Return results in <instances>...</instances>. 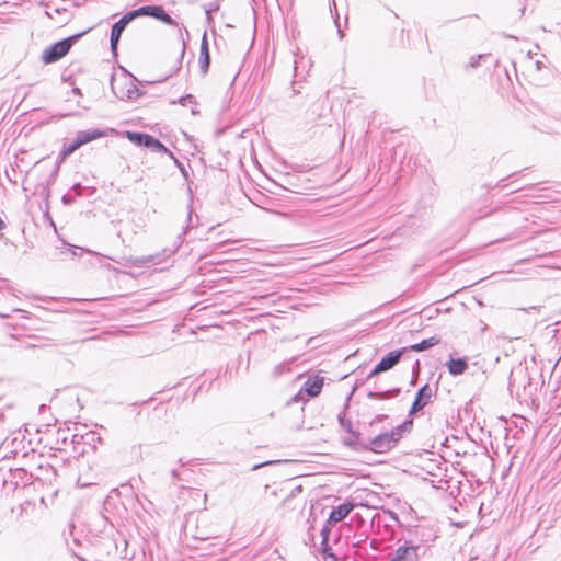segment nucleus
<instances>
[{
	"mask_svg": "<svg viewBox=\"0 0 561 561\" xmlns=\"http://www.w3.org/2000/svg\"><path fill=\"white\" fill-rule=\"evenodd\" d=\"M272 463H274V461H265V462H262V463H257V465H254L252 467V470H257V469H260V468H262L264 466L272 465Z\"/></svg>",
	"mask_w": 561,
	"mask_h": 561,
	"instance_id": "nucleus-29",
	"label": "nucleus"
},
{
	"mask_svg": "<svg viewBox=\"0 0 561 561\" xmlns=\"http://www.w3.org/2000/svg\"><path fill=\"white\" fill-rule=\"evenodd\" d=\"M411 425L412 421H407L389 432L381 433L369 439V442L365 445V448L374 453H387L398 444V442L402 438L403 433L408 430V426Z\"/></svg>",
	"mask_w": 561,
	"mask_h": 561,
	"instance_id": "nucleus-1",
	"label": "nucleus"
},
{
	"mask_svg": "<svg viewBox=\"0 0 561 561\" xmlns=\"http://www.w3.org/2000/svg\"><path fill=\"white\" fill-rule=\"evenodd\" d=\"M150 9H151V5H144V7H140L138 9H135V10L128 12L127 14L131 19V21H134L136 18H139V16H149Z\"/></svg>",
	"mask_w": 561,
	"mask_h": 561,
	"instance_id": "nucleus-17",
	"label": "nucleus"
},
{
	"mask_svg": "<svg viewBox=\"0 0 561 561\" xmlns=\"http://www.w3.org/2000/svg\"><path fill=\"white\" fill-rule=\"evenodd\" d=\"M339 422L343 430H345L350 435H352L355 439H358V433L354 432L352 430V422L351 420L345 419L342 415H339Z\"/></svg>",
	"mask_w": 561,
	"mask_h": 561,
	"instance_id": "nucleus-18",
	"label": "nucleus"
},
{
	"mask_svg": "<svg viewBox=\"0 0 561 561\" xmlns=\"http://www.w3.org/2000/svg\"><path fill=\"white\" fill-rule=\"evenodd\" d=\"M337 33H339V35H340V38H343V37H344V33H343L340 28L337 30Z\"/></svg>",
	"mask_w": 561,
	"mask_h": 561,
	"instance_id": "nucleus-36",
	"label": "nucleus"
},
{
	"mask_svg": "<svg viewBox=\"0 0 561 561\" xmlns=\"http://www.w3.org/2000/svg\"><path fill=\"white\" fill-rule=\"evenodd\" d=\"M439 341H440L439 337L432 336L430 339H425V340L421 341L420 343L412 344L407 348L412 352H423L425 350H428V348L437 345L439 343Z\"/></svg>",
	"mask_w": 561,
	"mask_h": 561,
	"instance_id": "nucleus-15",
	"label": "nucleus"
},
{
	"mask_svg": "<svg viewBox=\"0 0 561 561\" xmlns=\"http://www.w3.org/2000/svg\"><path fill=\"white\" fill-rule=\"evenodd\" d=\"M322 552L324 554V559H332V561H336V556L332 552L331 548L327 543V546H322Z\"/></svg>",
	"mask_w": 561,
	"mask_h": 561,
	"instance_id": "nucleus-23",
	"label": "nucleus"
},
{
	"mask_svg": "<svg viewBox=\"0 0 561 561\" xmlns=\"http://www.w3.org/2000/svg\"><path fill=\"white\" fill-rule=\"evenodd\" d=\"M324 378L319 376L308 377L304 383V390L309 397H317L323 387Z\"/></svg>",
	"mask_w": 561,
	"mask_h": 561,
	"instance_id": "nucleus-11",
	"label": "nucleus"
},
{
	"mask_svg": "<svg viewBox=\"0 0 561 561\" xmlns=\"http://www.w3.org/2000/svg\"><path fill=\"white\" fill-rule=\"evenodd\" d=\"M330 528L328 526H324L321 530V536H322V542L321 545L322 546H327V542L329 541V535H330Z\"/></svg>",
	"mask_w": 561,
	"mask_h": 561,
	"instance_id": "nucleus-24",
	"label": "nucleus"
},
{
	"mask_svg": "<svg viewBox=\"0 0 561 561\" xmlns=\"http://www.w3.org/2000/svg\"><path fill=\"white\" fill-rule=\"evenodd\" d=\"M168 156L170 157V159H172L174 161V164L179 168V171H181L184 179L187 180L188 172H187L186 168L183 165V163L173 154V152L170 151Z\"/></svg>",
	"mask_w": 561,
	"mask_h": 561,
	"instance_id": "nucleus-20",
	"label": "nucleus"
},
{
	"mask_svg": "<svg viewBox=\"0 0 561 561\" xmlns=\"http://www.w3.org/2000/svg\"><path fill=\"white\" fill-rule=\"evenodd\" d=\"M482 57H483L482 55L472 56L470 59V66L472 68L478 67Z\"/></svg>",
	"mask_w": 561,
	"mask_h": 561,
	"instance_id": "nucleus-25",
	"label": "nucleus"
},
{
	"mask_svg": "<svg viewBox=\"0 0 561 561\" xmlns=\"http://www.w3.org/2000/svg\"><path fill=\"white\" fill-rule=\"evenodd\" d=\"M399 392H400V389L394 388V389L385 390V391H370V392H368L367 396L370 399L386 400V399H390V398L399 394Z\"/></svg>",
	"mask_w": 561,
	"mask_h": 561,
	"instance_id": "nucleus-16",
	"label": "nucleus"
},
{
	"mask_svg": "<svg viewBox=\"0 0 561 561\" xmlns=\"http://www.w3.org/2000/svg\"><path fill=\"white\" fill-rule=\"evenodd\" d=\"M9 432V426L5 421V416L2 412H0V440L4 437V435Z\"/></svg>",
	"mask_w": 561,
	"mask_h": 561,
	"instance_id": "nucleus-21",
	"label": "nucleus"
},
{
	"mask_svg": "<svg viewBox=\"0 0 561 561\" xmlns=\"http://www.w3.org/2000/svg\"><path fill=\"white\" fill-rule=\"evenodd\" d=\"M193 95L191 94H187V95H184L182 98L179 99V103L182 104L183 106H185L187 104V102H192L193 101Z\"/></svg>",
	"mask_w": 561,
	"mask_h": 561,
	"instance_id": "nucleus-26",
	"label": "nucleus"
},
{
	"mask_svg": "<svg viewBox=\"0 0 561 561\" xmlns=\"http://www.w3.org/2000/svg\"><path fill=\"white\" fill-rule=\"evenodd\" d=\"M72 201H73V197H70L68 195H64V197H62V202L65 204H70V203H72Z\"/></svg>",
	"mask_w": 561,
	"mask_h": 561,
	"instance_id": "nucleus-32",
	"label": "nucleus"
},
{
	"mask_svg": "<svg viewBox=\"0 0 561 561\" xmlns=\"http://www.w3.org/2000/svg\"><path fill=\"white\" fill-rule=\"evenodd\" d=\"M72 188L76 192V195L82 194L83 186L80 183L75 184Z\"/></svg>",
	"mask_w": 561,
	"mask_h": 561,
	"instance_id": "nucleus-28",
	"label": "nucleus"
},
{
	"mask_svg": "<svg viewBox=\"0 0 561 561\" xmlns=\"http://www.w3.org/2000/svg\"><path fill=\"white\" fill-rule=\"evenodd\" d=\"M7 225L5 222L0 218V232L5 229Z\"/></svg>",
	"mask_w": 561,
	"mask_h": 561,
	"instance_id": "nucleus-33",
	"label": "nucleus"
},
{
	"mask_svg": "<svg viewBox=\"0 0 561 561\" xmlns=\"http://www.w3.org/2000/svg\"><path fill=\"white\" fill-rule=\"evenodd\" d=\"M82 36V34H76L65 39H61L43 51L42 59L45 64H53L61 59L68 54L71 46Z\"/></svg>",
	"mask_w": 561,
	"mask_h": 561,
	"instance_id": "nucleus-2",
	"label": "nucleus"
},
{
	"mask_svg": "<svg viewBox=\"0 0 561 561\" xmlns=\"http://www.w3.org/2000/svg\"><path fill=\"white\" fill-rule=\"evenodd\" d=\"M131 22V19L126 13L123 15L116 23L113 24L111 30V37H110V44L112 51H116L119 38L124 32V30L127 27V25Z\"/></svg>",
	"mask_w": 561,
	"mask_h": 561,
	"instance_id": "nucleus-7",
	"label": "nucleus"
},
{
	"mask_svg": "<svg viewBox=\"0 0 561 561\" xmlns=\"http://www.w3.org/2000/svg\"><path fill=\"white\" fill-rule=\"evenodd\" d=\"M435 392L436 390H433L427 383L421 387L416 392L409 413L414 414L421 411L431 401Z\"/></svg>",
	"mask_w": 561,
	"mask_h": 561,
	"instance_id": "nucleus-6",
	"label": "nucleus"
},
{
	"mask_svg": "<svg viewBox=\"0 0 561 561\" xmlns=\"http://www.w3.org/2000/svg\"><path fill=\"white\" fill-rule=\"evenodd\" d=\"M448 371L453 376H458L463 374L468 368V363L466 358H450L447 363Z\"/></svg>",
	"mask_w": 561,
	"mask_h": 561,
	"instance_id": "nucleus-14",
	"label": "nucleus"
},
{
	"mask_svg": "<svg viewBox=\"0 0 561 561\" xmlns=\"http://www.w3.org/2000/svg\"><path fill=\"white\" fill-rule=\"evenodd\" d=\"M419 546L405 541L404 546H400L391 561H416Z\"/></svg>",
	"mask_w": 561,
	"mask_h": 561,
	"instance_id": "nucleus-8",
	"label": "nucleus"
},
{
	"mask_svg": "<svg viewBox=\"0 0 561 561\" xmlns=\"http://www.w3.org/2000/svg\"><path fill=\"white\" fill-rule=\"evenodd\" d=\"M325 561H332V559H325Z\"/></svg>",
	"mask_w": 561,
	"mask_h": 561,
	"instance_id": "nucleus-41",
	"label": "nucleus"
},
{
	"mask_svg": "<svg viewBox=\"0 0 561 561\" xmlns=\"http://www.w3.org/2000/svg\"><path fill=\"white\" fill-rule=\"evenodd\" d=\"M153 262H154V259H153L152 255L142 256V257L137 260V263H139V264H147V263H153Z\"/></svg>",
	"mask_w": 561,
	"mask_h": 561,
	"instance_id": "nucleus-27",
	"label": "nucleus"
},
{
	"mask_svg": "<svg viewBox=\"0 0 561 561\" xmlns=\"http://www.w3.org/2000/svg\"><path fill=\"white\" fill-rule=\"evenodd\" d=\"M217 10H218V5L217 4H215L214 7H210V9H207L206 10L207 18L210 19L211 12L213 11H217Z\"/></svg>",
	"mask_w": 561,
	"mask_h": 561,
	"instance_id": "nucleus-30",
	"label": "nucleus"
},
{
	"mask_svg": "<svg viewBox=\"0 0 561 561\" xmlns=\"http://www.w3.org/2000/svg\"><path fill=\"white\" fill-rule=\"evenodd\" d=\"M87 32H90V28H87V31L82 32L81 34H85Z\"/></svg>",
	"mask_w": 561,
	"mask_h": 561,
	"instance_id": "nucleus-39",
	"label": "nucleus"
},
{
	"mask_svg": "<svg viewBox=\"0 0 561 561\" xmlns=\"http://www.w3.org/2000/svg\"><path fill=\"white\" fill-rule=\"evenodd\" d=\"M149 16L154 18L167 25L178 26L176 21L171 18L161 5H151Z\"/></svg>",
	"mask_w": 561,
	"mask_h": 561,
	"instance_id": "nucleus-12",
	"label": "nucleus"
},
{
	"mask_svg": "<svg viewBox=\"0 0 561 561\" xmlns=\"http://www.w3.org/2000/svg\"><path fill=\"white\" fill-rule=\"evenodd\" d=\"M542 65H543V64H542L541 61H539V60H538V61H536V68H537V70H540V69H541V67H542Z\"/></svg>",
	"mask_w": 561,
	"mask_h": 561,
	"instance_id": "nucleus-34",
	"label": "nucleus"
},
{
	"mask_svg": "<svg viewBox=\"0 0 561 561\" xmlns=\"http://www.w3.org/2000/svg\"><path fill=\"white\" fill-rule=\"evenodd\" d=\"M383 419H387V415H378L376 416L373 422L370 423V425H374L375 423L377 422H381Z\"/></svg>",
	"mask_w": 561,
	"mask_h": 561,
	"instance_id": "nucleus-31",
	"label": "nucleus"
},
{
	"mask_svg": "<svg viewBox=\"0 0 561 561\" xmlns=\"http://www.w3.org/2000/svg\"><path fill=\"white\" fill-rule=\"evenodd\" d=\"M346 445L357 449L359 447L362 448H365V445L366 444H363L359 442V438L358 439H355L352 435L350 436V438L345 442Z\"/></svg>",
	"mask_w": 561,
	"mask_h": 561,
	"instance_id": "nucleus-22",
	"label": "nucleus"
},
{
	"mask_svg": "<svg viewBox=\"0 0 561 561\" xmlns=\"http://www.w3.org/2000/svg\"><path fill=\"white\" fill-rule=\"evenodd\" d=\"M171 473H172V477H173V478H178V471H176V470H172V472H171Z\"/></svg>",
	"mask_w": 561,
	"mask_h": 561,
	"instance_id": "nucleus-37",
	"label": "nucleus"
},
{
	"mask_svg": "<svg viewBox=\"0 0 561 561\" xmlns=\"http://www.w3.org/2000/svg\"><path fill=\"white\" fill-rule=\"evenodd\" d=\"M210 65L209 47L206 34H204L199 47V69L203 75H206Z\"/></svg>",
	"mask_w": 561,
	"mask_h": 561,
	"instance_id": "nucleus-10",
	"label": "nucleus"
},
{
	"mask_svg": "<svg viewBox=\"0 0 561 561\" xmlns=\"http://www.w3.org/2000/svg\"><path fill=\"white\" fill-rule=\"evenodd\" d=\"M135 78L127 79L125 88H118L116 83L112 82L113 93L121 100H136L141 95L139 88L134 82Z\"/></svg>",
	"mask_w": 561,
	"mask_h": 561,
	"instance_id": "nucleus-5",
	"label": "nucleus"
},
{
	"mask_svg": "<svg viewBox=\"0 0 561 561\" xmlns=\"http://www.w3.org/2000/svg\"><path fill=\"white\" fill-rule=\"evenodd\" d=\"M73 92H75V93H80V90H79L78 88H75V89H73Z\"/></svg>",
	"mask_w": 561,
	"mask_h": 561,
	"instance_id": "nucleus-38",
	"label": "nucleus"
},
{
	"mask_svg": "<svg viewBox=\"0 0 561 561\" xmlns=\"http://www.w3.org/2000/svg\"><path fill=\"white\" fill-rule=\"evenodd\" d=\"M353 508L354 504L351 502L340 504L331 511L327 523L332 525L343 520L353 511Z\"/></svg>",
	"mask_w": 561,
	"mask_h": 561,
	"instance_id": "nucleus-9",
	"label": "nucleus"
},
{
	"mask_svg": "<svg viewBox=\"0 0 561 561\" xmlns=\"http://www.w3.org/2000/svg\"><path fill=\"white\" fill-rule=\"evenodd\" d=\"M105 135V131H102L100 129H88L78 131L76 137L80 141L81 146H83L92 140L102 138Z\"/></svg>",
	"mask_w": 561,
	"mask_h": 561,
	"instance_id": "nucleus-13",
	"label": "nucleus"
},
{
	"mask_svg": "<svg viewBox=\"0 0 561 561\" xmlns=\"http://www.w3.org/2000/svg\"><path fill=\"white\" fill-rule=\"evenodd\" d=\"M405 351H408V348L403 347L401 350H396V351L388 353L386 356H383L380 359V362L370 371L368 378L374 377L380 373L387 371V370L391 369L392 367H394L399 363L402 354Z\"/></svg>",
	"mask_w": 561,
	"mask_h": 561,
	"instance_id": "nucleus-4",
	"label": "nucleus"
},
{
	"mask_svg": "<svg viewBox=\"0 0 561 561\" xmlns=\"http://www.w3.org/2000/svg\"><path fill=\"white\" fill-rule=\"evenodd\" d=\"M127 138L137 146L150 148L152 151L169 154L170 150L157 138L149 134L127 131Z\"/></svg>",
	"mask_w": 561,
	"mask_h": 561,
	"instance_id": "nucleus-3",
	"label": "nucleus"
},
{
	"mask_svg": "<svg viewBox=\"0 0 561 561\" xmlns=\"http://www.w3.org/2000/svg\"><path fill=\"white\" fill-rule=\"evenodd\" d=\"M192 211L188 213V220H191Z\"/></svg>",
	"mask_w": 561,
	"mask_h": 561,
	"instance_id": "nucleus-40",
	"label": "nucleus"
},
{
	"mask_svg": "<svg viewBox=\"0 0 561 561\" xmlns=\"http://www.w3.org/2000/svg\"><path fill=\"white\" fill-rule=\"evenodd\" d=\"M184 53H185V42L183 41L181 58H183Z\"/></svg>",
	"mask_w": 561,
	"mask_h": 561,
	"instance_id": "nucleus-35",
	"label": "nucleus"
},
{
	"mask_svg": "<svg viewBox=\"0 0 561 561\" xmlns=\"http://www.w3.org/2000/svg\"><path fill=\"white\" fill-rule=\"evenodd\" d=\"M81 146L80 141L78 140L77 137H75V139L68 145V146H65L64 147V150H62V154L66 157V156H70L71 153H73L76 150H78Z\"/></svg>",
	"mask_w": 561,
	"mask_h": 561,
	"instance_id": "nucleus-19",
	"label": "nucleus"
}]
</instances>
